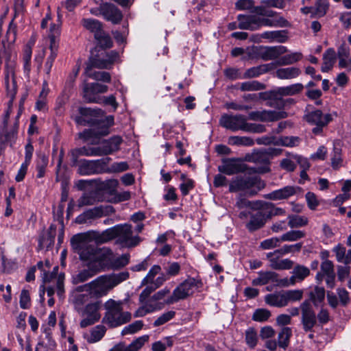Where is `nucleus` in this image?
I'll return each mask as SVG.
<instances>
[{"label": "nucleus", "mask_w": 351, "mask_h": 351, "mask_svg": "<svg viewBox=\"0 0 351 351\" xmlns=\"http://www.w3.org/2000/svg\"><path fill=\"white\" fill-rule=\"evenodd\" d=\"M101 10L104 18L114 24L119 23L123 19L121 10L112 3H102Z\"/></svg>", "instance_id": "b1692460"}, {"label": "nucleus", "mask_w": 351, "mask_h": 351, "mask_svg": "<svg viewBox=\"0 0 351 351\" xmlns=\"http://www.w3.org/2000/svg\"><path fill=\"white\" fill-rule=\"evenodd\" d=\"M265 224L263 217L258 210L251 214L250 221L246 223V228L250 232H254L263 228Z\"/></svg>", "instance_id": "c9c22d12"}, {"label": "nucleus", "mask_w": 351, "mask_h": 351, "mask_svg": "<svg viewBox=\"0 0 351 351\" xmlns=\"http://www.w3.org/2000/svg\"><path fill=\"white\" fill-rule=\"evenodd\" d=\"M310 300L315 306L321 304L325 298V289L324 287L316 286L308 293Z\"/></svg>", "instance_id": "37998d69"}, {"label": "nucleus", "mask_w": 351, "mask_h": 351, "mask_svg": "<svg viewBox=\"0 0 351 351\" xmlns=\"http://www.w3.org/2000/svg\"><path fill=\"white\" fill-rule=\"evenodd\" d=\"M132 233L131 225L127 223L117 225V243L125 247H133L138 245L141 241V239L137 235L133 236Z\"/></svg>", "instance_id": "ddd939ff"}, {"label": "nucleus", "mask_w": 351, "mask_h": 351, "mask_svg": "<svg viewBox=\"0 0 351 351\" xmlns=\"http://www.w3.org/2000/svg\"><path fill=\"white\" fill-rule=\"evenodd\" d=\"M95 38L97 40L101 48L100 49L110 48L112 46V42L110 37L106 34L104 31L101 32L100 36L95 37Z\"/></svg>", "instance_id": "338daca9"}, {"label": "nucleus", "mask_w": 351, "mask_h": 351, "mask_svg": "<svg viewBox=\"0 0 351 351\" xmlns=\"http://www.w3.org/2000/svg\"><path fill=\"white\" fill-rule=\"evenodd\" d=\"M301 70L298 67L280 68L276 71L275 76L281 80H291L298 77Z\"/></svg>", "instance_id": "7c9ffc66"}, {"label": "nucleus", "mask_w": 351, "mask_h": 351, "mask_svg": "<svg viewBox=\"0 0 351 351\" xmlns=\"http://www.w3.org/2000/svg\"><path fill=\"white\" fill-rule=\"evenodd\" d=\"M303 89V84L301 83H297L287 86L278 88L275 90V95L280 97L294 95L302 92Z\"/></svg>", "instance_id": "2f4dec72"}, {"label": "nucleus", "mask_w": 351, "mask_h": 351, "mask_svg": "<svg viewBox=\"0 0 351 351\" xmlns=\"http://www.w3.org/2000/svg\"><path fill=\"white\" fill-rule=\"evenodd\" d=\"M143 326V322L141 320L135 321L134 322L129 324L125 326L122 332V335H125L128 334H134L137 331L140 330Z\"/></svg>", "instance_id": "69168bd1"}, {"label": "nucleus", "mask_w": 351, "mask_h": 351, "mask_svg": "<svg viewBox=\"0 0 351 351\" xmlns=\"http://www.w3.org/2000/svg\"><path fill=\"white\" fill-rule=\"evenodd\" d=\"M143 305L138 308L134 314V317H143L147 313H152L156 310H160L163 307L161 303H150L149 302H145L142 303Z\"/></svg>", "instance_id": "58836bf2"}, {"label": "nucleus", "mask_w": 351, "mask_h": 351, "mask_svg": "<svg viewBox=\"0 0 351 351\" xmlns=\"http://www.w3.org/2000/svg\"><path fill=\"white\" fill-rule=\"evenodd\" d=\"M49 49L51 53L49 56L47 57L45 65V72L48 75L50 74L53 62L57 57L58 45H55L54 43H53L52 45L50 44Z\"/></svg>", "instance_id": "09e8293b"}, {"label": "nucleus", "mask_w": 351, "mask_h": 351, "mask_svg": "<svg viewBox=\"0 0 351 351\" xmlns=\"http://www.w3.org/2000/svg\"><path fill=\"white\" fill-rule=\"evenodd\" d=\"M288 219V225L291 228L305 226L308 222L307 217L296 215H289Z\"/></svg>", "instance_id": "8fccbe9b"}, {"label": "nucleus", "mask_w": 351, "mask_h": 351, "mask_svg": "<svg viewBox=\"0 0 351 351\" xmlns=\"http://www.w3.org/2000/svg\"><path fill=\"white\" fill-rule=\"evenodd\" d=\"M73 250L79 255L84 269L72 276V283L84 282L98 273L108 268L113 258L112 251L107 247L99 248L88 241V236L81 233L71 239Z\"/></svg>", "instance_id": "f257e3e1"}, {"label": "nucleus", "mask_w": 351, "mask_h": 351, "mask_svg": "<svg viewBox=\"0 0 351 351\" xmlns=\"http://www.w3.org/2000/svg\"><path fill=\"white\" fill-rule=\"evenodd\" d=\"M85 156H101L99 148L97 147H86L76 148L71 151V160L72 165H77L78 158Z\"/></svg>", "instance_id": "bb28decb"}, {"label": "nucleus", "mask_w": 351, "mask_h": 351, "mask_svg": "<svg viewBox=\"0 0 351 351\" xmlns=\"http://www.w3.org/2000/svg\"><path fill=\"white\" fill-rule=\"evenodd\" d=\"M265 187V183L258 176H238L229 183V191L241 192L244 196L253 197Z\"/></svg>", "instance_id": "f03ea898"}, {"label": "nucleus", "mask_w": 351, "mask_h": 351, "mask_svg": "<svg viewBox=\"0 0 351 351\" xmlns=\"http://www.w3.org/2000/svg\"><path fill=\"white\" fill-rule=\"evenodd\" d=\"M97 202V198L93 193H84L77 200V206L81 208L85 206H91Z\"/></svg>", "instance_id": "6e6d98bb"}, {"label": "nucleus", "mask_w": 351, "mask_h": 351, "mask_svg": "<svg viewBox=\"0 0 351 351\" xmlns=\"http://www.w3.org/2000/svg\"><path fill=\"white\" fill-rule=\"evenodd\" d=\"M114 123V117L112 116L107 117L104 121L99 123L97 125L90 130H84L80 134V136L85 140L90 138H99L107 136L109 133V128Z\"/></svg>", "instance_id": "a211bd4d"}, {"label": "nucleus", "mask_w": 351, "mask_h": 351, "mask_svg": "<svg viewBox=\"0 0 351 351\" xmlns=\"http://www.w3.org/2000/svg\"><path fill=\"white\" fill-rule=\"evenodd\" d=\"M161 270L160 266L158 265H154L150 270L149 271L147 276L143 279L141 282V285H146L147 284H151L153 282L154 277L156 274H158Z\"/></svg>", "instance_id": "e2e57ef3"}, {"label": "nucleus", "mask_w": 351, "mask_h": 351, "mask_svg": "<svg viewBox=\"0 0 351 351\" xmlns=\"http://www.w3.org/2000/svg\"><path fill=\"white\" fill-rule=\"evenodd\" d=\"M111 160L109 157L104 158L99 160H80L77 161V173L81 176H90L94 174H100L109 173L110 170L108 167Z\"/></svg>", "instance_id": "1a4fd4ad"}, {"label": "nucleus", "mask_w": 351, "mask_h": 351, "mask_svg": "<svg viewBox=\"0 0 351 351\" xmlns=\"http://www.w3.org/2000/svg\"><path fill=\"white\" fill-rule=\"evenodd\" d=\"M301 191L299 186H287L264 195V197L270 200H281L288 199Z\"/></svg>", "instance_id": "5701e85b"}, {"label": "nucleus", "mask_w": 351, "mask_h": 351, "mask_svg": "<svg viewBox=\"0 0 351 351\" xmlns=\"http://www.w3.org/2000/svg\"><path fill=\"white\" fill-rule=\"evenodd\" d=\"M265 88V86L258 81H249L241 84L240 89L242 91H255Z\"/></svg>", "instance_id": "5fc2aeb1"}, {"label": "nucleus", "mask_w": 351, "mask_h": 351, "mask_svg": "<svg viewBox=\"0 0 351 351\" xmlns=\"http://www.w3.org/2000/svg\"><path fill=\"white\" fill-rule=\"evenodd\" d=\"M18 123L16 122L13 128L8 130V128H1L0 130V156L3 153L5 147H10L15 143L18 133Z\"/></svg>", "instance_id": "412c9836"}, {"label": "nucleus", "mask_w": 351, "mask_h": 351, "mask_svg": "<svg viewBox=\"0 0 351 351\" xmlns=\"http://www.w3.org/2000/svg\"><path fill=\"white\" fill-rule=\"evenodd\" d=\"M250 168L239 158H226L223 160V165L218 167V170L228 176L243 173Z\"/></svg>", "instance_id": "6ab92c4d"}, {"label": "nucleus", "mask_w": 351, "mask_h": 351, "mask_svg": "<svg viewBox=\"0 0 351 351\" xmlns=\"http://www.w3.org/2000/svg\"><path fill=\"white\" fill-rule=\"evenodd\" d=\"M292 335L291 328L284 327L278 335V344L280 348L286 350L289 345L290 338Z\"/></svg>", "instance_id": "79ce46f5"}, {"label": "nucleus", "mask_w": 351, "mask_h": 351, "mask_svg": "<svg viewBox=\"0 0 351 351\" xmlns=\"http://www.w3.org/2000/svg\"><path fill=\"white\" fill-rule=\"evenodd\" d=\"M245 341L246 343L252 348L256 346L258 337L254 328H250L245 331Z\"/></svg>", "instance_id": "0e129e2a"}, {"label": "nucleus", "mask_w": 351, "mask_h": 351, "mask_svg": "<svg viewBox=\"0 0 351 351\" xmlns=\"http://www.w3.org/2000/svg\"><path fill=\"white\" fill-rule=\"evenodd\" d=\"M292 274L298 278V281H302L310 274V270L305 266L298 265L293 268Z\"/></svg>", "instance_id": "680f3d73"}, {"label": "nucleus", "mask_w": 351, "mask_h": 351, "mask_svg": "<svg viewBox=\"0 0 351 351\" xmlns=\"http://www.w3.org/2000/svg\"><path fill=\"white\" fill-rule=\"evenodd\" d=\"M106 327L103 325H97L92 328L90 335L86 338L88 343H93L100 341L106 333Z\"/></svg>", "instance_id": "c03bdc74"}, {"label": "nucleus", "mask_w": 351, "mask_h": 351, "mask_svg": "<svg viewBox=\"0 0 351 351\" xmlns=\"http://www.w3.org/2000/svg\"><path fill=\"white\" fill-rule=\"evenodd\" d=\"M237 20L239 21V28L250 31L257 30L263 26L287 27L289 25V22L282 16L275 20H271L257 15L239 14L237 16Z\"/></svg>", "instance_id": "39448f33"}, {"label": "nucleus", "mask_w": 351, "mask_h": 351, "mask_svg": "<svg viewBox=\"0 0 351 351\" xmlns=\"http://www.w3.org/2000/svg\"><path fill=\"white\" fill-rule=\"evenodd\" d=\"M313 7L314 17H322L329 8V3L327 0H316Z\"/></svg>", "instance_id": "49530a36"}, {"label": "nucleus", "mask_w": 351, "mask_h": 351, "mask_svg": "<svg viewBox=\"0 0 351 351\" xmlns=\"http://www.w3.org/2000/svg\"><path fill=\"white\" fill-rule=\"evenodd\" d=\"M202 286L201 280L194 278H187L173 290L172 295L165 301V304H172L179 300H185L193 294L195 289L198 290Z\"/></svg>", "instance_id": "0eeeda50"}, {"label": "nucleus", "mask_w": 351, "mask_h": 351, "mask_svg": "<svg viewBox=\"0 0 351 351\" xmlns=\"http://www.w3.org/2000/svg\"><path fill=\"white\" fill-rule=\"evenodd\" d=\"M284 295L285 298V302L287 306L290 302H298L302 300L303 297V291L302 290H287L284 291Z\"/></svg>", "instance_id": "603ef678"}, {"label": "nucleus", "mask_w": 351, "mask_h": 351, "mask_svg": "<svg viewBox=\"0 0 351 351\" xmlns=\"http://www.w3.org/2000/svg\"><path fill=\"white\" fill-rule=\"evenodd\" d=\"M287 49L285 46L261 47L259 49L258 55L265 61L276 60L285 53Z\"/></svg>", "instance_id": "393cba45"}, {"label": "nucleus", "mask_w": 351, "mask_h": 351, "mask_svg": "<svg viewBox=\"0 0 351 351\" xmlns=\"http://www.w3.org/2000/svg\"><path fill=\"white\" fill-rule=\"evenodd\" d=\"M271 313L266 308H257L254 311L252 319L255 322H264L269 319Z\"/></svg>", "instance_id": "13d9d810"}, {"label": "nucleus", "mask_w": 351, "mask_h": 351, "mask_svg": "<svg viewBox=\"0 0 351 351\" xmlns=\"http://www.w3.org/2000/svg\"><path fill=\"white\" fill-rule=\"evenodd\" d=\"M84 28L94 34L95 37L100 36L103 32L102 24L98 20L94 19H83L81 21Z\"/></svg>", "instance_id": "473e14b6"}, {"label": "nucleus", "mask_w": 351, "mask_h": 351, "mask_svg": "<svg viewBox=\"0 0 351 351\" xmlns=\"http://www.w3.org/2000/svg\"><path fill=\"white\" fill-rule=\"evenodd\" d=\"M302 246L301 243L293 245H285L280 249L267 253L266 257L269 261V267L275 270L289 269L292 268L293 265L292 261L288 258L280 260V258L285 254L300 251Z\"/></svg>", "instance_id": "423d86ee"}, {"label": "nucleus", "mask_w": 351, "mask_h": 351, "mask_svg": "<svg viewBox=\"0 0 351 351\" xmlns=\"http://www.w3.org/2000/svg\"><path fill=\"white\" fill-rule=\"evenodd\" d=\"M108 90V86L104 84L84 82L83 84L82 96L87 103L101 104V97L99 94L105 93Z\"/></svg>", "instance_id": "dca6fc26"}, {"label": "nucleus", "mask_w": 351, "mask_h": 351, "mask_svg": "<svg viewBox=\"0 0 351 351\" xmlns=\"http://www.w3.org/2000/svg\"><path fill=\"white\" fill-rule=\"evenodd\" d=\"M291 155H294L291 153H287V157L283 158L280 162V167L289 172H292L296 169V163Z\"/></svg>", "instance_id": "4d7b16f0"}, {"label": "nucleus", "mask_w": 351, "mask_h": 351, "mask_svg": "<svg viewBox=\"0 0 351 351\" xmlns=\"http://www.w3.org/2000/svg\"><path fill=\"white\" fill-rule=\"evenodd\" d=\"M301 323L305 332H311L317 324V316L309 300H305L300 304Z\"/></svg>", "instance_id": "f3484780"}, {"label": "nucleus", "mask_w": 351, "mask_h": 351, "mask_svg": "<svg viewBox=\"0 0 351 351\" xmlns=\"http://www.w3.org/2000/svg\"><path fill=\"white\" fill-rule=\"evenodd\" d=\"M114 212V208L110 205L96 206L88 209L78 215L75 219V222L78 224L90 223L94 219L110 215Z\"/></svg>", "instance_id": "f8f14e48"}, {"label": "nucleus", "mask_w": 351, "mask_h": 351, "mask_svg": "<svg viewBox=\"0 0 351 351\" xmlns=\"http://www.w3.org/2000/svg\"><path fill=\"white\" fill-rule=\"evenodd\" d=\"M5 83L7 90V95L10 97V102H12L16 94V82L14 77V73L12 65L8 69L5 77Z\"/></svg>", "instance_id": "cd10ccee"}, {"label": "nucleus", "mask_w": 351, "mask_h": 351, "mask_svg": "<svg viewBox=\"0 0 351 351\" xmlns=\"http://www.w3.org/2000/svg\"><path fill=\"white\" fill-rule=\"evenodd\" d=\"M18 123L16 122L13 128L8 130V128H1L0 130V156L3 153L5 147H10L15 143L18 133Z\"/></svg>", "instance_id": "4be33fe9"}, {"label": "nucleus", "mask_w": 351, "mask_h": 351, "mask_svg": "<svg viewBox=\"0 0 351 351\" xmlns=\"http://www.w3.org/2000/svg\"><path fill=\"white\" fill-rule=\"evenodd\" d=\"M261 36L263 38L268 39L270 42L276 41L280 43H285L288 38L285 30L265 32Z\"/></svg>", "instance_id": "e433bc0d"}, {"label": "nucleus", "mask_w": 351, "mask_h": 351, "mask_svg": "<svg viewBox=\"0 0 351 351\" xmlns=\"http://www.w3.org/2000/svg\"><path fill=\"white\" fill-rule=\"evenodd\" d=\"M32 49L31 46L26 45L23 54V68L24 71L27 75H29L31 71V58H32Z\"/></svg>", "instance_id": "bf43d9fd"}, {"label": "nucleus", "mask_w": 351, "mask_h": 351, "mask_svg": "<svg viewBox=\"0 0 351 351\" xmlns=\"http://www.w3.org/2000/svg\"><path fill=\"white\" fill-rule=\"evenodd\" d=\"M79 112L81 116L76 117L75 121L77 124L82 125H85L86 123H89V121H86L83 117H95L102 112L101 110L99 108L92 109L83 107L80 108Z\"/></svg>", "instance_id": "4c0bfd02"}, {"label": "nucleus", "mask_w": 351, "mask_h": 351, "mask_svg": "<svg viewBox=\"0 0 351 351\" xmlns=\"http://www.w3.org/2000/svg\"><path fill=\"white\" fill-rule=\"evenodd\" d=\"M247 118L243 114H223L219 120V124L223 128L232 132L239 130L245 131Z\"/></svg>", "instance_id": "2eb2a0df"}, {"label": "nucleus", "mask_w": 351, "mask_h": 351, "mask_svg": "<svg viewBox=\"0 0 351 351\" xmlns=\"http://www.w3.org/2000/svg\"><path fill=\"white\" fill-rule=\"evenodd\" d=\"M122 302L110 299L104 304L106 309L102 322L110 328H115L130 321L131 313L123 311Z\"/></svg>", "instance_id": "20e7f679"}, {"label": "nucleus", "mask_w": 351, "mask_h": 351, "mask_svg": "<svg viewBox=\"0 0 351 351\" xmlns=\"http://www.w3.org/2000/svg\"><path fill=\"white\" fill-rule=\"evenodd\" d=\"M97 68L86 67L84 74L95 80L101 81L103 82H110L111 76L108 72L96 71Z\"/></svg>", "instance_id": "f704fd0d"}, {"label": "nucleus", "mask_w": 351, "mask_h": 351, "mask_svg": "<svg viewBox=\"0 0 351 351\" xmlns=\"http://www.w3.org/2000/svg\"><path fill=\"white\" fill-rule=\"evenodd\" d=\"M228 143L231 145L252 146L254 143L250 137L233 136L229 137Z\"/></svg>", "instance_id": "864d4df0"}, {"label": "nucleus", "mask_w": 351, "mask_h": 351, "mask_svg": "<svg viewBox=\"0 0 351 351\" xmlns=\"http://www.w3.org/2000/svg\"><path fill=\"white\" fill-rule=\"evenodd\" d=\"M302 58V53L298 52L285 55L278 58L273 64L274 66H285L294 64Z\"/></svg>", "instance_id": "a19ab883"}, {"label": "nucleus", "mask_w": 351, "mask_h": 351, "mask_svg": "<svg viewBox=\"0 0 351 351\" xmlns=\"http://www.w3.org/2000/svg\"><path fill=\"white\" fill-rule=\"evenodd\" d=\"M149 336L143 335L133 341L129 346H124L122 344L121 351H138L145 342L148 341Z\"/></svg>", "instance_id": "de8ad7c7"}, {"label": "nucleus", "mask_w": 351, "mask_h": 351, "mask_svg": "<svg viewBox=\"0 0 351 351\" xmlns=\"http://www.w3.org/2000/svg\"><path fill=\"white\" fill-rule=\"evenodd\" d=\"M278 274L274 271H260L258 276L252 280V285L255 286L265 285L269 282H279Z\"/></svg>", "instance_id": "c85d7f7f"}, {"label": "nucleus", "mask_w": 351, "mask_h": 351, "mask_svg": "<svg viewBox=\"0 0 351 351\" xmlns=\"http://www.w3.org/2000/svg\"><path fill=\"white\" fill-rule=\"evenodd\" d=\"M129 276V272L122 271L97 277L90 282L91 295L97 298L106 295L114 287L126 280Z\"/></svg>", "instance_id": "7ed1b4c3"}, {"label": "nucleus", "mask_w": 351, "mask_h": 351, "mask_svg": "<svg viewBox=\"0 0 351 351\" xmlns=\"http://www.w3.org/2000/svg\"><path fill=\"white\" fill-rule=\"evenodd\" d=\"M288 117V113L285 111L275 110H262L250 112L248 114V119L253 121H276Z\"/></svg>", "instance_id": "aec40b11"}, {"label": "nucleus", "mask_w": 351, "mask_h": 351, "mask_svg": "<svg viewBox=\"0 0 351 351\" xmlns=\"http://www.w3.org/2000/svg\"><path fill=\"white\" fill-rule=\"evenodd\" d=\"M119 58L115 51H106L105 49H96L86 63V67L109 69Z\"/></svg>", "instance_id": "6e6552de"}, {"label": "nucleus", "mask_w": 351, "mask_h": 351, "mask_svg": "<svg viewBox=\"0 0 351 351\" xmlns=\"http://www.w3.org/2000/svg\"><path fill=\"white\" fill-rule=\"evenodd\" d=\"M255 204L256 208L258 209V212L261 213L265 222L274 217L271 202L256 201Z\"/></svg>", "instance_id": "a18cd8bd"}, {"label": "nucleus", "mask_w": 351, "mask_h": 351, "mask_svg": "<svg viewBox=\"0 0 351 351\" xmlns=\"http://www.w3.org/2000/svg\"><path fill=\"white\" fill-rule=\"evenodd\" d=\"M305 237V232L302 230H291L283 234L280 238L282 241H295Z\"/></svg>", "instance_id": "052dcab7"}, {"label": "nucleus", "mask_w": 351, "mask_h": 351, "mask_svg": "<svg viewBox=\"0 0 351 351\" xmlns=\"http://www.w3.org/2000/svg\"><path fill=\"white\" fill-rule=\"evenodd\" d=\"M16 25L14 23V20H12L9 24L5 38L8 44H12L15 42L16 38Z\"/></svg>", "instance_id": "774afa93"}, {"label": "nucleus", "mask_w": 351, "mask_h": 351, "mask_svg": "<svg viewBox=\"0 0 351 351\" xmlns=\"http://www.w3.org/2000/svg\"><path fill=\"white\" fill-rule=\"evenodd\" d=\"M273 63L262 64L247 69L244 73L245 78H252L267 73L273 68Z\"/></svg>", "instance_id": "ea45409f"}, {"label": "nucleus", "mask_w": 351, "mask_h": 351, "mask_svg": "<svg viewBox=\"0 0 351 351\" xmlns=\"http://www.w3.org/2000/svg\"><path fill=\"white\" fill-rule=\"evenodd\" d=\"M273 154L274 149L272 148L263 149L254 152L251 154L246 155L245 160L263 165L258 168L250 169L253 172L258 173H267L270 171L269 164L270 162L271 156Z\"/></svg>", "instance_id": "9d476101"}, {"label": "nucleus", "mask_w": 351, "mask_h": 351, "mask_svg": "<svg viewBox=\"0 0 351 351\" xmlns=\"http://www.w3.org/2000/svg\"><path fill=\"white\" fill-rule=\"evenodd\" d=\"M113 239H117V225L104 230L97 239L99 243H106Z\"/></svg>", "instance_id": "3c124183"}, {"label": "nucleus", "mask_w": 351, "mask_h": 351, "mask_svg": "<svg viewBox=\"0 0 351 351\" xmlns=\"http://www.w3.org/2000/svg\"><path fill=\"white\" fill-rule=\"evenodd\" d=\"M56 236V227L54 225H51L47 232L39 239L40 247L49 248L51 247L54 243Z\"/></svg>", "instance_id": "72a5a7b5"}, {"label": "nucleus", "mask_w": 351, "mask_h": 351, "mask_svg": "<svg viewBox=\"0 0 351 351\" xmlns=\"http://www.w3.org/2000/svg\"><path fill=\"white\" fill-rule=\"evenodd\" d=\"M101 308V302L96 301L88 303L81 311H79V313L82 317L80 324V327L86 328L97 322L101 318L99 313Z\"/></svg>", "instance_id": "9b49d317"}, {"label": "nucleus", "mask_w": 351, "mask_h": 351, "mask_svg": "<svg viewBox=\"0 0 351 351\" xmlns=\"http://www.w3.org/2000/svg\"><path fill=\"white\" fill-rule=\"evenodd\" d=\"M304 119L306 121L316 127L313 128L312 132L315 134H319L322 132L324 127L326 126L332 120L330 114H324L319 110L308 112L305 114Z\"/></svg>", "instance_id": "4468645a"}, {"label": "nucleus", "mask_w": 351, "mask_h": 351, "mask_svg": "<svg viewBox=\"0 0 351 351\" xmlns=\"http://www.w3.org/2000/svg\"><path fill=\"white\" fill-rule=\"evenodd\" d=\"M265 302L269 306L278 308L287 306L283 291L266 295Z\"/></svg>", "instance_id": "c756f323"}, {"label": "nucleus", "mask_w": 351, "mask_h": 351, "mask_svg": "<svg viewBox=\"0 0 351 351\" xmlns=\"http://www.w3.org/2000/svg\"><path fill=\"white\" fill-rule=\"evenodd\" d=\"M122 142L123 139L119 136H114L108 140L104 141L101 145L98 146L101 156H107L119 150Z\"/></svg>", "instance_id": "a878e982"}]
</instances>
